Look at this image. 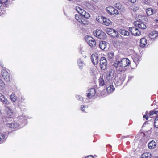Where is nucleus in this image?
<instances>
[{"mask_svg": "<svg viewBox=\"0 0 158 158\" xmlns=\"http://www.w3.org/2000/svg\"><path fill=\"white\" fill-rule=\"evenodd\" d=\"M130 64V61L126 58L120 59L118 56L116 57V61L114 64V66L118 71H123L124 68L128 66Z\"/></svg>", "mask_w": 158, "mask_h": 158, "instance_id": "f257e3e1", "label": "nucleus"}, {"mask_svg": "<svg viewBox=\"0 0 158 158\" xmlns=\"http://www.w3.org/2000/svg\"><path fill=\"white\" fill-rule=\"evenodd\" d=\"M76 10L77 12L81 15L75 14V18L76 20L81 24H85L84 23L85 18H89L90 15L89 13L85 11L84 10L79 6L76 7Z\"/></svg>", "mask_w": 158, "mask_h": 158, "instance_id": "f03ea898", "label": "nucleus"}, {"mask_svg": "<svg viewBox=\"0 0 158 158\" xmlns=\"http://www.w3.org/2000/svg\"><path fill=\"white\" fill-rule=\"evenodd\" d=\"M19 123L14 122L12 123H7L6 124L7 127L12 129H18L21 128L25 125L26 123V117L23 116L19 117Z\"/></svg>", "mask_w": 158, "mask_h": 158, "instance_id": "7ed1b4c3", "label": "nucleus"}, {"mask_svg": "<svg viewBox=\"0 0 158 158\" xmlns=\"http://www.w3.org/2000/svg\"><path fill=\"white\" fill-rule=\"evenodd\" d=\"M94 35L98 38L104 39L106 38V35L105 33L99 30H97L93 32Z\"/></svg>", "mask_w": 158, "mask_h": 158, "instance_id": "20e7f679", "label": "nucleus"}, {"mask_svg": "<svg viewBox=\"0 0 158 158\" xmlns=\"http://www.w3.org/2000/svg\"><path fill=\"white\" fill-rule=\"evenodd\" d=\"M85 40L89 45L91 47H95L96 44V42L95 40L92 37L90 36H85Z\"/></svg>", "mask_w": 158, "mask_h": 158, "instance_id": "39448f33", "label": "nucleus"}, {"mask_svg": "<svg viewBox=\"0 0 158 158\" xmlns=\"http://www.w3.org/2000/svg\"><path fill=\"white\" fill-rule=\"evenodd\" d=\"M6 111L7 116L11 118H13L16 116V113L15 111L9 107H7L6 109Z\"/></svg>", "mask_w": 158, "mask_h": 158, "instance_id": "423d86ee", "label": "nucleus"}, {"mask_svg": "<svg viewBox=\"0 0 158 158\" xmlns=\"http://www.w3.org/2000/svg\"><path fill=\"white\" fill-rule=\"evenodd\" d=\"M106 32L109 35L114 37H117L118 32L115 30L110 28H107L106 31Z\"/></svg>", "mask_w": 158, "mask_h": 158, "instance_id": "0eeeda50", "label": "nucleus"}, {"mask_svg": "<svg viewBox=\"0 0 158 158\" xmlns=\"http://www.w3.org/2000/svg\"><path fill=\"white\" fill-rule=\"evenodd\" d=\"M2 75L4 80L7 82L10 81V76L8 72L5 69L2 71Z\"/></svg>", "mask_w": 158, "mask_h": 158, "instance_id": "6e6552de", "label": "nucleus"}, {"mask_svg": "<svg viewBox=\"0 0 158 158\" xmlns=\"http://www.w3.org/2000/svg\"><path fill=\"white\" fill-rule=\"evenodd\" d=\"M129 31L135 36H139L141 35V32L136 27H134L129 28Z\"/></svg>", "mask_w": 158, "mask_h": 158, "instance_id": "1a4fd4ad", "label": "nucleus"}, {"mask_svg": "<svg viewBox=\"0 0 158 158\" xmlns=\"http://www.w3.org/2000/svg\"><path fill=\"white\" fill-rule=\"evenodd\" d=\"M100 64L101 68L102 70H104L106 67L107 60L104 57H102L100 60Z\"/></svg>", "mask_w": 158, "mask_h": 158, "instance_id": "9d476101", "label": "nucleus"}, {"mask_svg": "<svg viewBox=\"0 0 158 158\" xmlns=\"http://www.w3.org/2000/svg\"><path fill=\"white\" fill-rule=\"evenodd\" d=\"M106 11L108 13H109L110 15L114 14L117 15L119 14L118 10L115 9L113 7L111 6L107 7L106 8Z\"/></svg>", "mask_w": 158, "mask_h": 158, "instance_id": "9b49d317", "label": "nucleus"}, {"mask_svg": "<svg viewBox=\"0 0 158 158\" xmlns=\"http://www.w3.org/2000/svg\"><path fill=\"white\" fill-rule=\"evenodd\" d=\"M114 72L110 71L107 73L106 78L107 81L110 82L115 78Z\"/></svg>", "mask_w": 158, "mask_h": 158, "instance_id": "f8f14e48", "label": "nucleus"}, {"mask_svg": "<svg viewBox=\"0 0 158 158\" xmlns=\"http://www.w3.org/2000/svg\"><path fill=\"white\" fill-rule=\"evenodd\" d=\"M87 92V97L89 98L95 96L96 93L95 90L94 88L89 89Z\"/></svg>", "mask_w": 158, "mask_h": 158, "instance_id": "ddd939ff", "label": "nucleus"}, {"mask_svg": "<svg viewBox=\"0 0 158 158\" xmlns=\"http://www.w3.org/2000/svg\"><path fill=\"white\" fill-rule=\"evenodd\" d=\"M91 60L92 62L94 65L97 64L98 60L97 54L95 53L92 54L91 56Z\"/></svg>", "mask_w": 158, "mask_h": 158, "instance_id": "4468645a", "label": "nucleus"}, {"mask_svg": "<svg viewBox=\"0 0 158 158\" xmlns=\"http://www.w3.org/2000/svg\"><path fill=\"white\" fill-rule=\"evenodd\" d=\"M0 100L3 104L6 105H8L9 102L6 98L1 93H0Z\"/></svg>", "mask_w": 158, "mask_h": 158, "instance_id": "2eb2a0df", "label": "nucleus"}, {"mask_svg": "<svg viewBox=\"0 0 158 158\" xmlns=\"http://www.w3.org/2000/svg\"><path fill=\"white\" fill-rule=\"evenodd\" d=\"M84 6L86 9H89L92 10H94L95 8L94 6L88 2H86L85 3Z\"/></svg>", "mask_w": 158, "mask_h": 158, "instance_id": "dca6fc26", "label": "nucleus"}, {"mask_svg": "<svg viewBox=\"0 0 158 158\" xmlns=\"http://www.w3.org/2000/svg\"><path fill=\"white\" fill-rule=\"evenodd\" d=\"M132 58L134 62L137 64L140 61V57L138 55L135 54L133 55Z\"/></svg>", "mask_w": 158, "mask_h": 158, "instance_id": "f3484780", "label": "nucleus"}, {"mask_svg": "<svg viewBox=\"0 0 158 158\" xmlns=\"http://www.w3.org/2000/svg\"><path fill=\"white\" fill-rule=\"evenodd\" d=\"M115 7L120 10L122 12H123L125 10L124 7L119 3H117L115 4Z\"/></svg>", "mask_w": 158, "mask_h": 158, "instance_id": "a211bd4d", "label": "nucleus"}, {"mask_svg": "<svg viewBox=\"0 0 158 158\" xmlns=\"http://www.w3.org/2000/svg\"><path fill=\"white\" fill-rule=\"evenodd\" d=\"M140 46L141 47H144L147 44V40L146 38H143L140 40Z\"/></svg>", "mask_w": 158, "mask_h": 158, "instance_id": "6ab92c4d", "label": "nucleus"}, {"mask_svg": "<svg viewBox=\"0 0 158 158\" xmlns=\"http://www.w3.org/2000/svg\"><path fill=\"white\" fill-rule=\"evenodd\" d=\"M158 35V34L156 31H153L150 33L149 35V36L151 39H154Z\"/></svg>", "mask_w": 158, "mask_h": 158, "instance_id": "aec40b11", "label": "nucleus"}, {"mask_svg": "<svg viewBox=\"0 0 158 158\" xmlns=\"http://www.w3.org/2000/svg\"><path fill=\"white\" fill-rule=\"evenodd\" d=\"M107 44L106 42L104 41L100 42L99 44L100 48L102 50H104L106 47Z\"/></svg>", "mask_w": 158, "mask_h": 158, "instance_id": "412c9836", "label": "nucleus"}, {"mask_svg": "<svg viewBox=\"0 0 158 158\" xmlns=\"http://www.w3.org/2000/svg\"><path fill=\"white\" fill-rule=\"evenodd\" d=\"M156 145V143L154 141H151L148 143V148L150 149L154 148Z\"/></svg>", "mask_w": 158, "mask_h": 158, "instance_id": "4be33fe9", "label": "nucleus"}, {"mask_svg": "<svg viewBox=\"0 0 158 158\" xmlns=\"http://www.w3.org/2000/svg\"><path fill=\"white\" fill-rule=\"evenodd\" d=\"M111 23V22L110 20L104 17L102 24L106 26H109Z\"/></svg>", "mask_w": 158, "mask_h": 158, "instance_id": "5701e85b", "label": "nucleus"}, {"mask_svg": "<svg viewBox=\"0 0 158 158\" xmlns=\"http://www.w3.org/2000/svg\"><path fill=\"white\" fill-rule=\"evenodd\" d=\"M151 154L149 152H145L143 153L141 156V158H150Z\"/></svg>", "mask_w": 158, "mask_h": 158, "instance_id": "b1692460", "label": "nucleus"}, {"mask_svg": "<svg viewBox=\"0 0 158 158\" xmlns=\"http://www.w3.org/2000/svg\"><path fill=\"white\" fill-rule=\"evenodd\" d=\"M77 64L79 68L81 69H82L84 64L83 61L80 59L78 60Z\"/></svg>", "mask_w": 158, "mask_h": 158, "instance_id": "393cba45", "label": "nucleus"}, {"mask_svg": "<svg viewBox=\"0 0 158 158\" xmlns=\"http://www.w3.org/2000/svg\"><path fill=\"white\" fill-rule=\"evenodd\" d=\"M115 88L112 85H110L109 87L107 88V92L109 93H112L114 90Z\"/></svg>", "mask_w": 158, "mask_h": 158, "instance_id": "a878e982", "label": "nucleus"}, {"mask_svg": "<svg viewBox=\"0 0 158 158\" xmlns=\"http://www.w3.org/2000/svg\"><path fill=\"white\" fill-rule=\"evenodd\" d=\"M104 18L102 16H98L96 17V19L98 23L102 24Z\"/></svg>", "mask_w": 158, "mask_h": 158, "instance_id": "bb28decb", "label": "nucleus"}, {"mask_svg": "<svg viewBox=\"0 0 158 158\" xmlns=\"http://www.w3.org/2000/svg\"><path fill=\"white\" fill-rule=\"evenodd\" d=\"M120 33L124 36H128L129 35V33L125 29L121 30L120 31Z\"/></svg>", "mask_w": 158, "mask_h": 158, "instance_id": "cd10ccee", "label": "nucleus"}, {"mask_svg": "<svg viewBox=\"0 0 158 158\" xmlns=\"http://www.w3.org/2000/svg\"><path fill=\"white\" fill-rule=\"evenodd\" d=\"M99 85L101 86H103L104 85L105 81L102 78V76L100 77L98 80Z\"/></svg>", "mask_w": 158, "mask_h": 158, "instance_id": "c85d7f7f", "label": "nucleus"}, {"mask_svg": "<svg viewBox=\"0 0 158 158\" xmlns=\"http://www.w3.org/2000/svg\"><path fill=\"white\" fill-rule=\"evenodd\" d=\"M5 135L4 134L2 133H0V143H2L5 140Z\"/></svg>", "mask_w": 158, "mask_h": 158, "instance_id": "c756f323", "label": "nucleus"}, {"mask_svg": "<svg viewBox=\"0 0 158 158\" xmlns=\"http://www.w3.org/2000/svg\"><path fill=\"white\" fill-rule=\"evenodd\" d=\"M138 27L139 28L142 29H145L147 27L146 25L144 23H142L138 24Z\"/></svg>", "mask_w": 158, "mask_h": 158, "instance_id": "7c9ffc66", "label": "nucleus"}, {"mask_svg": "<svg viewBox=\"0 0 158 158\" xmlns=\"http://www.w3.org/2000/svg\"><path fill=\"white\" fill-rule=\"evenodd\" d=\"M11 100L14 102H15L17 100V98L15 94L12 93L10 96Z\"/></svg>", "mask_w": 158, "mask_h": 158, "instance_id": "2f4dec72", "label": "nucleus"}, {"mask_svg": "<svg viewBox=\"0 0 158 158\" xmlns=\"http://www.w3.org/2000/svg\"><path fill=\"white\" fill-rule=\"evenodd\" d=\"M147 14L148 15H151L153 13V10L151 8H149L146 10Z\"/></svg>", "mask_w": 158, "mask_h": 158, "instance_id": "473e14b6", "label": "nucleus"}, {"mask_svg": "<svg viewBox=\"0 0 158 158\" xmlns=\"http://www.w3.org/2000/svg\"><path fill=\"white\" fill-rule=\"evenodd\" d=\"M154 125L155 127L158 128V117H157L155 118Z\"/></svg>", "mask_w": 158, "mask_h": 158, "instance_id": "72a5a7b5", "label": "nucleus"}, {"mask_svg": "<svg viewBox=\"0 0 158 158\" xmlns=\"http://www.w3.org/2000/svg\"><path fill=\"white\" fill-rule=\"evenodd\" d=\"M158 114V111L153 110L150 111L149 113V115L150 116H152L153 114Z\"/></svg>", "mask_w": 158, "mask_h": 158, "instance_id": "f704fd0d", "label": "nucleus"}, {"mask_svg": "<svg viewBox=\"0 0 158 158\" xmlns=\"http://www.w3.org/2000/svg\"><path fill=\"white\" fill-rule=\"evenodd\" d=\"M126 75L125 74H123V75H121V76L120 77L119 79L120 80H121V82H123L125 79L126 78Z\"/></svg>", "mask_w": 158, "mask_h": 158, "instance_id": "c9c22d12", "label": "nucleus"}, {"mask_svg": "<svg viewBox=\"0 0 158 158\" xmlns=\"http://www.w3.org/2000/svg\"><path fill=\"white\" fill-rule=\"evenodd\" d=\"M108 57L110 59L113 58L114 56V54L113 52H110L108 54Z\"/></svg>", "mask_w": 158, "mask_h": 158, "instance_id": "e433bc0d", "label": "nucleus"}, {"mask_svg": "<svg viewBox=\"0 0 158 158\" xmlns=\"http://www.w3.org/2000/svg\"><path fill=\"white\" fill-rule=\"evenodd\" d=\"M2 1L3 2V6H6L10 2V0H2Z\"/></svg>", "mask_w": 158, "mask_h": 158, "instance_id": "4c0bfd02", "label": "nucleus"}, {"mask_svg": "<svg viewBox=\"0 0 158 158\" xmlns=\"http://www.w3.org/2000/svg\"><path fill=\"white\" fill-rule=\"evenodd\" d=\"M4 85V83L2 80L0 79V86L3 87Z\"/></svg>", "mask_w": 158, "mask_h": 158, "instance_id": "58836bf2", "label": "nucleus"}, {"mask_svg": "<svg viewBox=\"0 0 158 158\" xmlns=\"http://www.w3.org/2000/svg\"><path fill=\"white\" fill-rule=\"evenodd\" d=\"M76 98L80 101L83 100V98L82 97H81L79 95H77L76 96Z\"/></svg>", "mask_w": 158, "mask_h": 158, "instance_id": "ea45409f", "label": "nucleus"}, {"mask_svg": "<svg viewBox=\"0 0 158 158\" xmlns=\"http://www.w3.org/2000/svg\"><path fill=\"white\" fill-rule=\"evenodd\" d=\"M87 108V106H82L81 107V110H82V111H83L84 112H85V111H84V109H83V108H85V109H86Z\"/></svg>", "mask_w": 158, "mask_h": 158, "instance_id": "a19ab883", "label": "nucleus"}, {"mask_svg": "<svg viewBox=\"0 0 158 158\" xmlns=\"http://www.w3.org/2000/svg\"><path fill=\"white\" fill-rule=\"evenodd\" d=\"M148 113V111H146V114L145 115H144L143 116V118H145L146 119V120H147L148 119V116H147V113Z\"/></svg>", "mask_w": 158, "mask_h": 158, "instance_id": "79ce46f5", "label": "nucleus"}, {"mask_svg": "<svg viewBox=\"0 0 158 158\" xmlns=\"http://www.w3.org/2000/svg\"><path fill=\"white\" fill-rule=\"evenodd\" d=\"M3 2L2 1V0H0V7H1L2 5L3 6Z\"/></svg>", "mask_w": 158, "mask_h": 158, "instance_id": "37998d69", "label": "nucleus"}, {"mask_svg": "<svg viewBox=\"0 0 158 158\" xmlns=\"http://www.w3.org/2000/svg\"><path fill=\"white\" fill-rule=\"evenodd\" d=\"M85 158H94V157L92 155H89L87 156Z\"/></svg>", "mask_w": 158, "mask_h": 158, "instance_id": "c03bdc74", "label": "nucleus"}, {"mask_svg": "<svg viewBox=\"0 0 158 158\" xmlns=\"http://www.w3.org/2000/svg\"><path fill=\"white\" fill-rule=\"evenodd\" d=\"M136 0H129V1L132 3H134L136 2Z\"/></svg>", "mask_w": 158, "mask_h": 158, "instance_id": "a18cd8bd", "label": "nucleus"}, {"mask_svg": "<svg viewBox=\"0 0 158 158\" xmlns=\"http://www.w3.org/2000/svg\"><path fill=\"white\" fill-rule=\"evenodd\" d=\"M80 52L81 54H82L83 51H81H81H80Z\"/></svg>", "mask_w": 158, "mask_h": 158, "instance_id": "49530a36", "label": "nucleus"}, {"mask_svg": "<svg viewBox=\"0 0 158 158\" xmlns=\"http://www.w3.org/2000/svg\"><path fill=\"white\" fill-rule=\"evenodd\" d=\"M156 21L158 22V19H156Z\"/></svg>", "mask_w": 158, "mask_h": 158, "instance_id": "de8ad7c7", "label": "nucleus"}, {"mask_svg": "<svg viewBox=\"0 0 158 158\" xmlns=\"http://www.w3.org/2000/svg\"><path fill=\"white\" fill-rule=\"evenodd\" d=\"M146 122H145V123H144V124H145V123H146Z\"/></svg>", "mask_w": 158, "mask_h": 158, "instance_id": "09e8293b", "label": "nucleus"}]
</instances>
